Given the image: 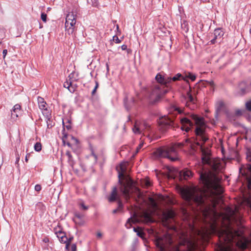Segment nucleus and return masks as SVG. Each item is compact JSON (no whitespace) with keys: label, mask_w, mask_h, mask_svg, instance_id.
<instances>
[{"label":"nucleus","mask_w":251,"mask_h":251,"mask_svg":"<svg viewBox=\"0 0 251 251\" xmlns=\"http://www.w3.org/2000/svg\"><path fill=\"white\" fill-rule=\"evenodd\" d=\"M43 241H44L45 243L46 242V241H45V239L43 240Z\"/></svg>","instance_id":"052dcab7"},{"label":"nucleus","mask_w":251,"mask_h":251,"mask_svg":"<svg viewBox=\"0 0 251 251\" xmlns=\"http://www.w3.org/2000/svg\"><path fill=\"white\" fill-rule=\"evenodd\" d=\"M7 50H4L2 51V54H3V58H4L7 54Z\"/></svg>","instance_id":"49530a36"},{"label":"nucleus","mask_w":251,"mask_h":251,"mask_svg":"<svg viewBox=\"0 0 251 251\" xmlns=\"http://www.w3.org/2000/svg\"><path fill=\"white\" fill-rule=\"evenodd\" d=\"M34 189L36 191L39 192L41 190V186L39 184H36Z\"/></svg>","instance_id":"4c0bfd02"},{"label":"nucleus","mask_w":251,"mask_h":251,"mask_svg":"<svg viewBox=\"0 0 251 251\" xmlns=\"http://www.w3.org/2000/svg\"><path fill=\"white\" fill-rule=\"evenodd\" d=\"M95 90H96V89H94V90H93V93H94V92L95 91Z\"/></svg>","instance_id":"bf43d9fd"},{"label":"nucleus","mask_w":251,"mask_h":251,"mask_svg":"<svg viewBox=\"0 0 251 251\" xmlns=\"http://www.w3.org/2000/svg\"><path fill=\"white\" fill-rule=\"evenodd\" d=\"M200 178L203 182L206 184L209 183L210 182L209 176L206 174H201Z\"/></svg>","instance_id":"393cba45"},{"label":"nucleus","mask_w":251,"mask_h":251,"mask_svg":"<svg viewBox=\"0 0 251 251\" xmlns=\"http://www.w3.org/2000/svg\"><path fill=\"white\" fill-rule=\"evenodd\" d=\"M181 124V129L188 132L191 126H193L192 123L187 118H182L180 119Z\"/></svg>","instance_id":"f8f14e48"},{"label":"nucleus","mask_w":251,"mask_h":251,"mask_svg":"<svg viewBox=\"0 0 251 251\" xmlns=\"http://www.w3.org/2000/svg\"><path fill=\"white\" fill-rule=\"evenodd\" d=\"M144 182L145 183L144 185L146 186V187H149L151 185V183H150V181L149 180H144Z\"/></svg>","instance_id":"ea45409f"},{"label":"nucleus","mask_w":251,"mask_h":251,"mask_svg":"<svg viewBox=\"0 0 251 251\" xmlns=\"http://www.w3.org/2000/svg\"><path fill=\"white\" fill-rule=\"evenodd\" d=\"M97 85L96 86V87H95V89H97Z\"/></svg>","instance_id":"13d9d810"},{"label":"nucleus","mask_w":251,"mask_h":251,"mask_svg":"<svg viewBox=\"0 0 251 251\" xmlns=\"http://www.w3.org/2000/svg\"><path fill=\"white\" fill-rule=\"evenodd\" d=\"M155 79L160 84H157L154 86L152 91L151 95L155 96L157 99L161 98L168 92L167 89H164L163 85L168 87L172 81H176L180 79L186 80V78H184V76H182V75L179 73L177 74L173 77L163 76L160 74H158L155 76Z\"/></svg>","instance_id":"7ed1b4c3"},{"label":"nucleus","mask_w":251,"mask_h":251,"mask_svg":"<svg viewBox=\"0 0 251 251\" xmlns=\"http://www.w3.org/2000/svg\"><path fill=\"white\" fill-rule=\"evenodd\" d=\"M217 39H215V37H214V38L210 41L211 44H215L216 42V40Z\"/></svg>","instance_id":"de8ad7c7"},{"label":"nucleus","mask_w":251,"mask_h":251,"mask_svg":"<svg viewBox=\"0 0 251 251\" xmlns=\"http://www.w3.org/2000/svg\"><path fill=\"white\" fill-rule=\"evenodd\" d=\"M113 40L116 43H120L121 42V40H120L117 36H114L113 37Z\"/></svg>","instance_id":"f704fd0d"},{"label":"nucleus","mask_w":251,"mask_h":251,"mask_svg":"<svg viewBox=\"0 0 251 251\" xmlns=\"http://www.w3.org/2000/svg\"><path fill=\"white\" fill-rule=\"evenodd\" d=\"M223 35L224 32L221 29L217 28L214 30V36L215 37V39H221Z\"/></svg>","instance_id":"4be33fe9"},{"label":"nucleus","mask_w":251,"mask_h":251,"mask_svg":"<svg viewBox=\"0 0 251 251\" xmlns=\"http://www.w3.org/2000/svg\"><path fill=\"white\" fill-rule=\"evenodd\" d=\"M66 155L68 156V159H69V161H70V163L71 165H73V163L71 162V158H72V155H71V154L70 153V152L69 151H67L66 152Z\"/></svg>","instance_id":"72a5a7b5"},{"label":"nucleus","mask_w":251,"mask_h":251,"mask_svg":"<svg viewBox=\"0 0 251 251\" xmlns=\"http://www.w3.org/2000/svg\"><path fill=\"white\" fill-rule=\"evenodd\" d=\"M149 204L151 206L152 208L154 209H156L157 208V205L155 201V200L152 198H149Z\"/></svg>","instance_id":"a878e982"},{"label":"nucleus","mask_w":251,"mask_h":251,"mask_svg":"<svg viewBox=\"0 0 251 251\" xmlns=\"http://www.w3.org/2000/svg\"><path fill=\"white\" fill-rule=\"evenodd\" d=\"M224 102L221 100L217 101L216 103V107L217 111L222 110L224 108Z\"/></svg>","instance_id":"5701e85b"},{"label":"nucleus","mask_w":251,"mask_h":251,"mask_svg":"<svg viewBox=\"0 0 251 251\" xmlns=\"http://www.w3.org/2000/svg\"><path fill=\"white\" fill-rule=\"evenodd\" d=\"M121 49L122 50H126L127 49V46L126 45H123L121 46Z\"/></svg>","instance_id":"09e8293b"},{"label":"nucleus","mask_w":251,"mask_h":251,"mask_svg":"<svg viewBox=\"0 0 251 251\" xmlns=\"http://www.w3.org/2000/svg\"><path fill=\"white\" fill-rule=\"evenodd\" d=\"M179 175L182 177L183 176L184 179H187L190 176H192V173L191 171L188 170H185L179 172Z\"/></svg>","instance_id":"6ab92c4d"},{"label":"nucleus","mask_w":251,"mask_h":251,"mask_svg":"<svg viewBox=\"0 0 251 251\" xmlns=\"http://www.w3.org/2000/svg\"><path fill=\"white\" fill-rule=\"evenodd\" d=\"M133 131L136 134H140L143 132L145 135L152 134L154 133L151 125L146 122H143L139 125L136 123L133 128Z\"/></svg>","instance_id":"423d86ee"},{"label":"nucleus","mask_w":251,"mask_h":251,"mask_svg":"<svg viewBox=\"0 0 251 251\" xmlns=\"http://www.w3.org/2000/svg\"><path fill=\"white\" fill-rule=\"evenodd\" d=\"M240 93L241 94H244L247 92V87L246 83L244 82H241L239 85Z\"/></svg>","instance_id":"b1692460"},{"label":"nucleus","mask_w":251,"mask_h":251,"mask_svg":"<svg viewBox=\"0 0 251 251\" xmlns=\"http://www.w3.org/2000/svg\"><path fill=\"white\" fill-rule=\"evenodd\" d=\"M71 251H76V246L75 244L71 246Z\"/></svg>","instance_id":"37998d69"},{"label":"nucleus","mask_w":251,"mask_h":251,"mask_svg":"<svg viewBox=\"0 0 251 251\" xmlns=\"http://www.w3.org/2000/svg\"><path fill=\"white\" fill-rule=\"evenodd\" d=\"M185 99L186 100V106L189 107L190 109H194L195 107L194 105L195 100L189 93H187Z\"/></svg>","instance_id":"4468645a"},{"label":"nucleus","mask_w":251,"mask_h":251,"mask_svg":"<svg viewBox=\"0 0 251 251\" xmlns=\"http://www.w3.org/2000/svg\"><path fill=\"white\" fill-rule=\"evenodd\" d=\"M49 120H48V128L50 126H53V125L49 124Z\"/></svg>","instance_id":"864d4df0"},{"label":"nucleus","mask_w":251,"mask_h":251,"mask_svg":"<svg viewBox=\"0 0 251 251\" xmlns=\"http://www.w3.org/2000/svg\"><path fill=\"white\" fill-rule=\"evenodd\" d=\"M246 108L248 110L251 111V100L246 102Z\"/></svg>","instance_id":"2f4dec72"},{"label":"nucleus","mask_w":251,"mask_h":251,"mask_svg":"<svg viewBox=\"0 0 251 251\" xmlns=\"http://www.w3.org/2000/svg\"><path fill=\"white\" fill-rule=\"evenodd\" d=\"M184 78H186V80H187V79L188 78H190L192 81H194L196 79V76L190 73H188L187 74H185V75L184 76Z\"/></svg>","instance_id":"cd10ccee"},{"label":"nucleus","mask_w":251,"mask_h":251,"mask_svg":"<svg viewBox=\"0 0 251 251\" xmlns=\"http://www.w3.org/2000/svg\"><path fill=\"white\" fill-rule=\"evenodd\" d=\"M118 209H114L113 211V213L115 214V213H116L117 212V211H118Z\"/></svg>","instance_id":"3c124183"},{"label":"nucleus","mask_w":251,"mask_h":251,"mask_svg":"<svg viewBox=\"0 0 251 251\" xmlns=\"http://www.w3.org/2000/svg\"><path fill=\"white\" fill-rule=\"evenodd\" d=\"M78 205L79 206V208L81 210H87L88 209V206L85 205L83 201H80L78 203Z\"/></svg>","instance_id":"bb28decb"},{"label":"nucleus","mask_w":251,"mask_h":251,"mask_svg":"<svg viewBox=\"0 0 251 251\" xmlns=\"http://www.w3.org/2000/svg\"><path fill=\"white\" fill-rule=\"evenodd\" d=\"M19 157L17 158V161H19Z\"/></svg>","instance_id":"6e6d98bb"},{"label":"nucleus","mask_w":251,"mask_h":251,"mask_svg":"<svg viewBox=\"0 0 251 251\" xmlns=\"http://www.w3.org/2000/svg\"><path fill=\"white\" fill-rule=\"evenodd\" d=\"M41 19L43 22H46L47 20V15L44 13L41 14Z\"/></svg>","instance_id":"c9c22d12"},{"label":"nucleus","mask_w":251,"mask_h":251,"mask_svg":"<svg viewBox=\"0 0 251 251\" xmlns=\"http://www.w3.org/2000/svg\"><path fill=\"white\" fill-rule=\"evenodd\" d=\"M38 103L39 108L42 110V113L45 118H47V108L46 107V102L44 99L40 97L37 99Z\"/></svg>","instance_id":"9b49d317"},{"label":"nucleus","mask_w":251,"mask_h":251,"mask_svg":"<svg viewBox=\"0 0 251 251\" xmlns=\"http://www.w3.org/2000/svg\"><path fill=\"white\" fill-rule=\"evenodd\" d=\"M22 112L21 109V105L18 104H15L11 111V117L14 120H16L17 118L21 116Z\"/></svg>","instance_id":"ddd939ff"},{"label":"nucleus","mask_w":251,"mask_h":251,"mask_svg":"<svg viewBox=\"0 0 251 251\" xmlns=\"http://www.w3.org/2000/svg\"><path fill=\"white\" fill-rule=\"evenodd\" d=\"M83 217V215L82 214H80L78 212H75V221L76 222V219H81Z\"/></svg>","instance_id":"c756f323"},{"label":"nucleus","mask_w":251,"mask_h":251,"mask_svg":"<svg viewBox=\"0 0 251 251\" xmlns=\"http://www.w3.org/2000/svg\"><path fill=\"white\" fill-rule=\"evenodd\" d=\"M118 204H119V206H118V209H120V208H122V206H123V204H122V203L121 201V200H118Z\"/></svg>","instance_id":"a18cd8bd"},{"label":"nucleus","mask_w":251,"mask_h":251,"mask_svg":"<svg viewBox=\"0 0 251 251\" xmlns=\"http://www.w3.org/2000/svg\"><path fill=\"white\" fill-rule=\"evenodd\" d=\"M119 197L117 193V188L114 187L112 190L111 194L108 198V201L109 202H113L117 200H119Z\"/></svg>","instance_id":"dca6fc26"},{"label":"nucleus","mask_w":251,"mask_h":251,"mask_svg":"<svg viewBox=\"0 0 251 251\" xmlns=\"http://www.w3.org/2000/svg\"><path fill=\"white\" fill-rule=\"evenodd\" d=\"M133 230L135 232H137V234L138 236L142 237L143 233L142 231H140L138 228L134 227Z\"/></svg>","instance_id":"7c9ffc66"},{"label":"nucleus","mask_w":251,"mask_h":251,"mask_svg":"<svg viewBox=\"0 0 251 251\" xmlns=\"http://www.w3.org/2000/svg\"><path fill=\"white\" fill-rule=\"evenodd\" d=\"M154 243L159 251H166L167 245L171 244L172 241L170 236H164L163 237L156 238Z\"/></svg>","instance_id":"9d476101"},{"label":"nucleus","mask_w":251,"mask_h":251,"mask_svg":"<svg viewBox=\"0 0 251 251\" xmlns=\"http://www.w3.org/2000/svg\"><path fill=\"white\" fill-rule=\"evenodd\" d=\"M192 119L196 124L195 129L196 143L193 144L189 139L173 144L169 146L160 148L154 152L156 157L168 158L172 161L178 159L177 150L183 149L184 151H188L190 154L193 153L196 146L202 147V145L208 139L205 122L202 117L194 114L191 115Z\"/></svg>","instance_id":"f03ea898"},{"label":"nucleus","mask_w":251,"mask_h":251,"mask_svg":"<svg viewBox=\"0 0 251 251\" xmlns=\"http://www.w3.org/2000/svg\"><path fill=\"white\" fill-rule=\"evenodd\" d=\"M64 87L67 88L71 93H73L75 91V88L72 86V82L70 80H67L64 82Z\"/></svg>","instance_id":"412c9836"},{"label":"nucleus","mask_w":251,"mask_h":251,"mask_svg":"<svg viewBox=\"0 0 251 251\" xmlns=\"http://www.w3.org/2000/svg\"><path fill=\"white\" fill-rule=\"evenodd\" d=\"M76 17L73 12L69 13L66 16L65 29L69 34H72L75 29Z\"/></svg>","instance_id":"0eeeda50"},{"label":"nucleus","mask_w":251,"mask_h":251,"mask_svg":"<svg viewBox=\"0 0 251 251\" xmlns=\"http://www.w3.org/2000/svg\"><path fill=\"white\" fill-rule=\"evenodd\" d=\"M63 125L64 128L66 127L67 129H70L71 128V124L69 123L67 125H65L64 124V120H63Z\"/></svg>","instance_id":"e433bc0d"},{"label":"nucleus","mask_w":251,"mask_h":251,"mask_svg":"<svg viewBox=\"0 0 251 251\" xmlns=\"http://www.w3.org/2000/svg\"><path fill=\"white\" fill-rule=\"evenodd\" d=\"M97 238L100 239L102 236V234L100 232H98L96 234Z\"/></svg>","instance_id":"c03bdc74"},{"label":"nucleus","mask_w":251,"mask_h":251,"mask_svg":"<svg viewBox=\"0 0 251 251\" xmlns=\"http://www.w3.org/2000/svg\"><path fill=\"white\" fill-rule=\"evenodd\" d=\"M175 216V213L172 209H167L163 212V218L165 221H167L169 219L173 218Z\"/></svg>","instance_id":"2eb2a0df"},{"label":"nucleus","mask_w":251,"mask_h":251,"mask_svg":"<svg viewBox=\"0 0 251 251\" xmlns=\"http://www.w3.org/2000/svg\"><path fill=\"white\" fill-rule=\"evenodd\" d=\"M152 222L151 215L147 212H144L140 216L134 214L132 217L128 219L125 224L127 228H130L132 224L143 222L148 223Z\"/></svg>","instance_id":"39448f33"},{"label":"nucleus","mask_w":251,"mask_h":251,"mask_svg":"<svg viewBox=\"0 0 251 251\" xmlns=\"http://www.w3.org/2000/svg\"><path fill=\"white\" fill-rule=\"evenodd\" d=\"M250 32L251 34V28L250 29Z\"/></svg>","instance_id":"4d7b16f0"},{"label":"nucleus","mask_w":251,"mask_h":251,"mask_svg":"<svg viewBox=\"0 0 251 251\" xmlns=\"http://www.w3.org/2000/svg\"><path fill=\"white\" fill-rule=\"evenodd\" d=\"M70 137H71V142H72L71 143H70L69 142H66L65 139L67 138L66 135H65L63 137L62 140H63V142L64 144H66V145L70 147H72V144H76V145L77 144L78 141L76 138H75V137H74L72 136H71Z\"/></svg>","instance_id":"f3484780"},{"label":"nucleus","mask_w":251,"mask_h":251,"mask_svg":"<svg viewBox=\"0 0 251 251\" xmlns=\"http://www.w3.org/2000/svg\"><path fill=\"white\" fill-rule=\"evenodd\" d=\"M174 110L176 111L177 113H178L180 114V113H182V110H181V109H179V108H178L177 107H174Z\"/></svg>","instance_id":"a19ab883"},{"label":"nucleus","mask_w":251,"mask_h":251,"mask_svg":"<svg viewBox=\"0 0 251 251\" xmlns=\"http://www.w3.org/2000/svg\"><path fill=\"white\" fill-rule=\"evenodd\" d=\"M92 154H93V156L95 157V159L97 160V156L93 153H92Z\"/></svg>","instance_id":"5fc2aeb1"},{"label":"nucleus","mask_w":251,"mask_h":251,"mask_svg":"<svg viewBox=\"0 0 251 251\" xmlns=\"http://www.w3.org/2000/svg\"><path fill=\"white\" fill-rule=\"evenodd\" d=\"M55 233L56 235V236L59 239H61V240L62 242H65V239H66V237L65 235V233L61 231V230L59 229L57 230V229H55Z\"/></svg>","instance_id":"aec40b11"},{"label":"nucleus","mask_w":251,"mask_h":251,"mask_svg":"<svg viewBox=\"0 0 251 251\" xmlns=\"http://www.w3.org/2000/svg\"><path fill=\"white\" fill-rule=\"evenodd\" d=\"M28 154L26 155V157H25V160L26 162H27L28 161Z\"/></svg>","instance_id":"603ef678"},{"label":"nucleus","mask_w":251,"mask_h":251,"mask_svg":"<svg viewBox=\"0 0 251 251\" xmlns=\"http://www.w3.org/2000/svg\"><path fill=\"white\" fill-rule=\"evenodd\" d=\"M34 150L37 151H39L42 149V146L41 143H36L34 147Z\"/></svg>","instance_id":"c85d7f7f"},{"label":"nucleus","mask_w":251,"mask_h":251,"mask_svg":"<svg viewBox=\"0 0 251 251\" xmlns=\"http://www.w3.org/2000/svg\"><path fill=\"white\" fill-rule=\"evenodd\" d=\"M247 159L249 161L251 162V152H250L247 153Z\"/></svg>","instance_id":"79ce46f5"},{"label":"nucleus","mask_w":251,"mask_h":251,"mask_svg":"<svg viewBox=\"0 0 251 251\" xmlns=\"http://www.w3.org/2000/svg\"><path fill=\"white\" fill-rule=\"evenodd\" d=\"M144 144V143L143 142H141L140 143V144L139 145V146L136 148V153H138L140 151V149L143 147Z\"/></svg>","instance_id":"473e14b6"},{"label":"nucleus","mask_w":251,"mask_h":251,"mask_svg":"<svg viewBox=\"0 0 251 251\" xmlns=\"http://www.w3.org/2000/svg\"><path fill=\"white\" fill-rule=\"evenodd\" d=\"M202 161L204 164L209 165L214 172H218L222 169V164L219 159H211L209 155H205L202 157Z\"/></svg>","instance_id":"1a4fd4ad"},{"label":"nucleus","mask_w":251,"mask_h":251,"mask_svg":"<svg viewBox=\"0 0 251 251\" xmlns=\"http://www.w3.org/2000/svg\"><path fill=\"white\" fill-rule=\"evenodd\" d=\"M245 112L244 110L240 109V110H237L236 111V114L237 115H241L243 114V113Z\"/></svg>","instance_id":"58836bf2"},{"label":"nucleus","mask_w":251,"mask_h":251,"mask_svg":"<svg viewBox=\"0 0 251 251\" xmlns=\"http://www.w3.org/2000/svg\"><path fill=\"white\" fill-rule=\"evenodd\" d=\"M158 124L159 130L162 132H165L167 129L174 127V124L172 115L160 118Z\"/></svg>","instance_id":"6e6552de"},{"label":"nucleus","mask_w":251,"mask_h":251,"mask_svg":"<svg viewBox=\"0 0 251 251\" xmlns=\"http://www.w3.org/2000/svg\"><path fill=\"white\" fill-rule=\"evenodd\" d=\"M210 192H205L196 188L182 189L181 195L190 205L195 206L196 218L201 219L204 227L197 229L189 224L190 232L193 235L183 236L177 251H235V248L244 250L251 248V240L246 238L242 231L237 230L233 224L241 223V216L230 210L224 215L215 210L217 203L221 200L222 187L214 184Z\"/></svg>","instance_id":"f257e3e1"},{"label":"nucleus","mask_w":251,"mask_h":251,"mask_svg":"<svg viewBox=\"0 0 251 251\" xmlns=\"http://www.w3.org/2000/svg\"><path fill=\"white\" fill-rule=\"evenodd\" d=\"M246 174V176L248 181V186L250 189H251V165L248 166V169Z\"/></svg>","instance_id":"a211bd4d"},{"label":"nucleus","mask_w":251,"mask_h":251,"mask_svg":"<svg viewBox=\"0 0 251 251\" xmlns=\"http://www.w3.org/2000/svg\"><path fill=\"white\" fill-rule=\"evenodd\" d=\"M127 165L128 162H123L116 168L118 172L119 182L122 185L121 191L123 193L126 201H127L129 198L130 185L132 183V182L128 178L126 174Z\"/></svg>","instance_id":"20e7f679"},{"label":"nucleus","mask_w":251,"mask_h":251,"mask_svg":"<svg viewBox=\"0 0 251 251\" xmlns=\"http://www.w3.org/2000/svg\"><path fill=\"white\" fill-rule=\"evenodd\" d=\"M169 177H170V178H174L175 176V175L174 174H171L169 175Z\"/></svg>","instance_id":"8fccbe9b"}]
</instances>
